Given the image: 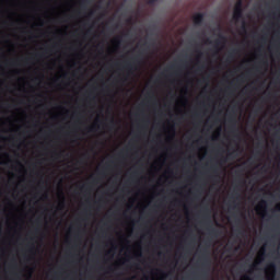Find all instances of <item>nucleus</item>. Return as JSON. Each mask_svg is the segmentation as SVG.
Here are the masks:
<instances>
[{
	"label": "nucleus",
	"mask_w": 280,
	"mask_h": 280,
	"mask_svg": "<svg viewBox=\"0 0 280 280\" xmlns=\"http://www.w3.org/2000/svg\"><path fill=\"white\" fill-rule=\"evenodd\" d=\"M140 66H141V55H138L131 58V61H126L124 65V69H126L128 73H135V71L139 70Z\"/></svg>",
	"instance_id": "nucleus-1"
},
{
	"label": "nucleus",
	"mask_w": 280,
	"mask_h": 280,
	"mask_svg": "<svg viewBox=\"0 0 280 280\" xmlns=\"http://www.w3.org/2000/svg\"><path fill=\"white\" fill-rule=\"evenodd\" d=\"M233 19L236 23H240V20H244V1L237 0L234 7Z\"/></svg>",
	"instance_id": "nucleus-2"
},
{
	"label": "nucleus",
	"mask_w": 280,
	"mask_h": 280,
	"mask_svg": "<svg viewBox=\"0 0 280 280\" xmlns=\"http://www.w3.org/2000/svg\"><path fill=\"white\" fill-rule=\"evenodd\" d=\"M195 25H202L205 21V13H197L192 19Z\"/></svg>",
	"instance_id": "nucleus-3"
},
{
	"label": "nucleus",
	"mask_w": 280,
	"mask_h": 280,
	"mask_svg": "<svg viewBox=\"0 0 280 280\" xmlns=\"http://www.w3.org/2000/svg\"><path fill=\"white\" fill-rule=\"evenodd\" d=\"M222 40H226V37H224V35L222 34H219V39H217L214 43H215V46L217 47H220V45H222Z\"/></svg>",
	"instance_id": "nucleus-4"
},
{
	"label": "nucleus",
	"mask_w": 280,
	"mask_h": 280,
	"mask_svg": "<svg viewBox=\"0 0 280 280\" xmlns=\"http://www.w3.org/2000/svg\"><path fill=\"white\" fill-rule=\"evenodd\" d=\"M202 259H203L202 266H211V260H209V256L203 255Z\"/></svg>",
	"instance_id": "nucleus-5"
},
{
	"label": "nucleus",
	"mask_w": 280,
	"mask_h": 280,
	"mask_svg": "<svg viewBox=\"0 0 280 280\" xmlns=\"http://www.w3.org/2000/svg\"><path fill=\"white\" fill-rule=\"evenodd\" d=\"M235 51H237V50L234 49L232 52L229 54V56H228V62H229L230 60H233Z\"/></svg>",
	"instance_id": "nucleus-6"
},
{
	"label": "nucleus",
	"mask_w": 280,
	"mask_h": 280,
	"mask_svg": "<svg viewBox=\"0 0 280 280\" xmlns=\"http://www.w3.org/2000/svg\"><path fill=\"white\" fill-rule=\"evenodd\" d=\"M209 233H210V235H215L218 233V230H215V228H211L209 230Z\"/></svg>",
	"instance_id": "nucleus-7"
},
{
	"label": "nucleus",
	"mask_w": 280,
	"mask_h": 280,
	"mask_svg": "<svg viewBox=\"0 0 280 280\" xmlns=\"http://www.w3.org/2000/svg\"><path fill=\"white\" fill-rule=\"evenodd\" d=\"M97 126L96 125H93L89 128V132H95Z\"/></svg>",
	"instance_id": "nucleus-8"
},
{
	"label": "nucleus",
	"mask_w": 280,
	"mask_h": 280,
	"mask_svg": "<svg viewBox=\"0 0 280 280\" xmlns=\"http://www.w3.org/2000/svg\"><path fill=\"white\" fill-rule=\"evenodd\" d=\"M268 205V202L266 200H261L259 203V207H261V209H264V207H266Z\"/></svg>",
	"instance_id": "nucleus-9"
},
{
	"label": "nucleus",
	"mask_w": 280,
	"mask_h": 280,
	"mask_svg": "<svg viewBox=\"0 0 280 280\" xmlns=\"http://www.w3.org/2000/svg\"><path fill=\"white\" fill-rule=\"evenodd\" d=\"M156 1H159V0H148L147 3H148V5H154V3H156Z\"/></svg>",
	"instance_id": "nucleus-10"
},
{
	"label": "nucleus",
	"mask_w": 280,
	"mask_h": 280,
	"mask_svg": "<svg viewBox=\"0 0 280 280\" xmlns=\"http://www.w3.org/2000/svg\"><path fill=\"white\" fill-rule=\"evenodd\" d=\"M242 30L243 32H246V21H242Z\"/></svg>",
	"instance_id": "nucleus-11"
},
{
	"label": "nucleus",
	"mask_w": 280,
	"mask_h": 280,
	"mask_svg": "<svg viewBox=\"0 0 280 280\" xmlns=\"http://www.w3.org/2000/svg\"><path fill=\"white\" fill-rule=\"evenodd\" d=\"M269 268H272L275 270V268H277V266L275 265V262L269 264Z\"/></svg>",
	"instance_id": "nucleus-12"
},
{
	"label": "nucleus",
	"mask_w": 280,
	"mask_h": 280,
	"mask_svg": "<svg viewBox=\"0 0 280 280\" xmlns=\"http://www.w3.org/2000/svg\"><path fill=\"white\" fill-rule=\"evenodd\" d=\"M115 43H117V45H119V44L121 43V38H119V37L116 38V39H115Z\"/></svg>",
	"instance_id": "nucleus-13"
},
{
	"label": "nucleus",
	"mask_w": 280,
	"mask_h": 280,
	"mask_svg": "<svg viewBox=\"0 0 280 280\" xmlns=\"http://www.w3.org/2000/svg\"><path fill=\"white\" fill-rule=\"evenodd\" d=\"M212 172H214V174H218V167L212 166Z\"/></svg>",
	"instance_id": "nucleus-14"
},
{
	"label": "nucleus",
	"mask_w": 280,
	"mask_h": 280,
	"mask_svg": "<svg viewBox=\"0 0 280 280\" xmlns=\"http://www.w3.org/2000/svg\"><path fill=\"white\" fill-rule=\"evenodd\" d=\"M237 233H238V235H243V231L242 230H237Z\"/></svg>",
	"instance_id": "nucleus-15"
},
{
	"label": "nucleus",
	"mask_w": 280,
	"mask_h": 280,
	"mask_svg": "<svg viewBox=\"0 0 280 280\" xmlns=\"http://www.w3.org/2000/svg\"><path fill=\"white\" fill-rule=\"evenodd\" d=\"M206 43H207L208 45H211V39L208 38V39L206 40Z\"/></svg>",
	"instance_id": "nucleus-16"
},
{
	"label": "nucleus",
	"mask_w": 280,
	"mask_h": 280,
	"mask_svg": "<svg viewBox=\"0 0 280 280\" xmlns=\"http://www.w3.org/2000/svg\"><path fill=\"white\" fill-rule=\"evenodd\" d=\"M262 257L266 256V249H262V253H261Z\"/></svg>",
	"instance_id": "nucleus-17"
},
{
	"label": "nucleus",
	"mask_w": 280,
	"mask_h": 280,
	"mask_svg": "<svg viewBox=\"0 0 280 280\" xmlns=\"http://www.w3.org/2000/svg\"><path fill=\"white\" fill-rule=\"evenodd\" d=\"M234 196H237L236 199L240 198V194L238 192H235Z\"/></svg>",
	"instance_id": "nucleus-18"
},
{
	"label": "nucleus",
	"mask_w": 280,
	"mask_h": 280,
	"mask_svg": "<svg viewBox=\"0 0 280 280\" xmlns=\"http://www.w3.org/2000/svg\"><path fill=\"white\" fill-rule=\"evenodd\" d=\"M59 207H65V201H62L61 203H59Z\"/></svg>",
	"instance_id": "nucleus-19"
},
{
	"label": "nucleus",
	"mask_w": 280,
	"mask_h": 280,
	"mask_svg": "<svg viewBox=\"0 0 280 280\" xmlns=\"http://www.w3.org/2000/svg\"><path fill=\"white\" fill-rule=\"evenodd\" d=\"M252 268L253 269L257 268V264L252 265Z\"/></svg>",
	"instance_id": "nucleus-20"
},
{
	"label": "nucleus",
	"mask_w": 280,
	"mask_h": 280,
	"mask_svg": "<svg viewBox=\"0 0 280 280\" xmlns=\"http://www.w3.org/2000/svg\"><path fill=\"white\" fill-rule=\"evenodd\" d=\"M245 279L246 280H253L250 277H248V276H245Z\"/></svg>",
	"instance_id": "nucleus-21"
},
{
	"label": "nucleus",
	"mask_w": 280,
	"mask_h": 280,
	"mask_svg": "<svg viewBox=\"0 0 280 280\" xmlns=\"http://www.w3.org/2000/svg\"><path fill=\"white\" fill-rule=\"evenodd\" d=\"M197 54H199V56H202V51L200 50H197Z\"/></svg>",
	"instance_id": "nucleus-22"
},
{
	"label": "nucleus",
	"mask_w": 280,
	"mask_h": 280,
	"mask_svg": "<svg viewBox=\"0 0 280 280\" xmlns=\"http://www.w3.org/2000/svg\"><path fill=\"white\" fill-rule=\"evenodd\" d=\"M276 209H277L278 211H280V205H278V206L276 207Z\"/></svg>",
	"instance_id": "nucleus-23"
},
{
	"label": "nucleus",
	"mask_w": 280,
	"mask_h": 280,
	"mask_svg": "<svg viewBox=\"0 0 280 280\" xmlns=\"http://www.w3.org/2000/svg\"><path fill=\"white\" fill-rule=\"evenodd\" d=\"M230 121H232L233 124H235V120H234L233 118H231Z\"/></svg>",
	"instance_id": "nucleus-24"
},
{
	"label": "nucleus",
	"mask_w": 280,
	"mask_h": 280,
	"mask_svg": "<svg viewBox=\"0 0 280 280\" xmlns=\"http://www.w3.org/2000/svg\"><path fill=\"white\" fill-rule=\"evenodd\" d=\"M90 16H93V11L90 12Z\"/></svg>",
	"instance_id": "nucleus-25"
},
{
	"label": "nucleus",
	"mask_w": 280,
	"mask_h": 280,
	"mask_svg": "<svg viewBox=\"0 0 280 280\" xmlns=\"http://www.w3.org/2000/svg\"><path fill=\"white\" fill-rule=\"evenodd\" d=\"M233 209H237V205H234Z\"/></svg>",
	"instance_id": "nucleus-26"
},
{
	"label": "nucleus",
	"mask_w": 280,
	"mask_h": 280,
	"mask_svg": "<svg viewBox=\"0 0 280 280\" xmlns=\"http://www.w3.org/2000/svg\"><path fill=\"white\" fill-rule=\"evenodd\" d=\"M222 28L220 26H218V31L220 32Z\"/></svg>",
	"instance_id": "nucleus-27"
},
{
	"label": "nucleus",
	"mask_w": 280,
	"mask_h": 280,
	"mask_svg": "<svg viewBox=\"0 0 280 280\" xmlns=\"http://www.w3.org/2000/svg\"><path fill=\"white\" fill-rule=\"evenodd\" d=\"M175 66H171L170 69H174Z\"/></svg>",
	"instance_id": "nucleus-28"
},
{
	"label": "nucleus",
	"mask_w": 280,
	"mask_h": 280,
	"mask_svg": "<svg viewBox=\"0 0 280 280\" xmlns=\"http://www.w3.org/2000/svg\"><path fill=\"white\" fill-rule=\"evenodd\" d=\"M4 156H10L8 153H4Z\"/></svg>",
	"instance_id": "nucleus-29"
},
{
	"label": "nucleus",
	"mask_w": 280,
	"mask_h": 280,
	"mask_svg": "<svg viewBox=\"0 0 280 280\" xmlns=\"http://www.w3.org/2000/svg\"><path fill=\"white\" fill-rule=\"evenodd\" d=\"M85 1H88V0H82V3H85Z\"/></svg>",
	"instance_id": "nucleus-30"
},
{
	"label": "nucleus",
	"mask_w": 280,
	"mask_h": 280,
	"mask_svg": "<svg viewBox=\"0 0 280 280\" xmlns=\"http://www.w3.org/2000/svg\"><path fill=\"white\" fill-rule=\"evenodd\" d=\"M35 231H36V233H38V229H36Z\"/></svg>",
	"instance_id": "nucleus-31"
}]
</instances>
